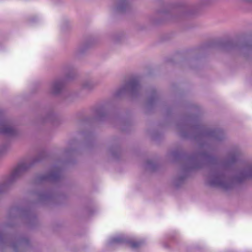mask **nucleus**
<instances>
[{
	"mask_svg": "<svg viewBox=\"0 0 252 252\" xmlns=\"http://www.w3.org/2000/svg\"><path fill=\"white\" fill-rule=\"evenodd\" d=\"M63 87V83L61 81H56L50 86V91L53 94L59 93Z\"/></svg>",
	"mask_w": 252,
	"mask_h": 252,
	"instance_id": "1",
	"label": "nucleus"
},
{
	"mask_svg": "<svg viewBox=\"0 0 252 252\" xmlns=\"http://www.w3.org/2000/svg\"><path fill=\"white\" fill-rule=\"evenodd\" d=\"M12 128L8 125H2L0 128V132L3 134H11Z\"/></svg>",
	"mask_w": 252,
	"mask_h": 252,
	"instance_id": "2",
	"label": "nucleus"
},
{
	"mask_svg": "<svg viewBox=\"0 0 252 252\" xmlns=\"http://www.w3.org/2000/svg\"><path fill=\"white\" fill-rule=\"evenodd\" d=\"M122 241V237H115L112 239L111 243H120Z\"/></svg>",
	"mask_w": 252,
	"mask_h": 252,
	"instance_id": "3",
	"label": "nucleus"
},
{
	"mask_svg": "<svg viewBox=\"0 0 252 252\" xmlns=\"http://www.w3.org/2000/svg\"><path fill=\"white\" fill-rule=\"evenodd\" d=\"M248 176L252 177V169L250 171V174L248 175Z\"/></svg>",
	"mask_w": 252,
	"mask_h": 252,
	"instance_id": "4",
	"label": "nucleus"
},
{
	"mask_svg": "<svg viewBox=\"0 0 252 252\" xmlns=\"http://www.w3.org/2000/svg\"><path fill=\"white\" fill-rule=\"evenodd\" d=\"M132 246L133 247H136V246H135V245H132Z\"/></svg>",
	"mask_w": 252,
	"mask_h": 252,
	"instance_id": "5",
	"label": "nucleus"
}]
</instances>
